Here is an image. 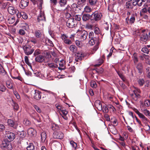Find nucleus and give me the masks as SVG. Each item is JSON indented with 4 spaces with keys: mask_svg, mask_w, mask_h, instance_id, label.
Here are the masks:
<instances>
[{
    "mask_svg": "<svg viewBox=\"0 0 150 150\" xmlns=\"http://www.w3.org/2000/svg\"><path fill=\"white\" fill-rule=\"evenodd\" d=\"M116 71L117 73L119 75V76H120V77L123 81H125V78L123 75L120 72V71L116 70Z\"/></svg>",
    "mask_w": 150,
    "mask_h": 150,
    "instance_id": "nucleus-35",
    "label": "nucleus"
},
{
    "mask_svg": "<svg viewBox=\"0 0 150 150\" xmlns=\"http://www.w3.org/2000/svg\"><path fill=\"white\" fill-rule=\"evenodd\" d=\"M139 37L140 42L143 43L147 41L148 37L147 34L142 33L140 34Z\"/></svg>",
    "mask_w": 150,
    "mask_h": 150,
    "instance_id": "nucleus-7",
    "label": "nucleus"
},
{
    "mask_svg": "<svg viewBox=\"0 0 150 150\" xmlns=\"http://www.w3.org/2000/svg\"><path fill=\"white\" fill-rule=\"evenodd\" d=\"M27 133L28 135L31 136H35L36 135V131L34 129L30 128L28 130Z\"/></svg>",
    "mask_w": 150,
    "mask_h": 150,
    "instance_id": "nucleus-15",
    "label": "nucleus"
},
{
    "mask_svg": "<svg viewBox=\"0 0 150 150\" xmlns=\"http://www.w3.org/2000/svg\"><path fill=\"white\" fill-rule=\"evenodd\" d=\"M20 15V18L22 16V18L24 19H26L28 18V16L26 13L24 12H22V13H19Z\"/></svg>",
    "mask_w": 150,
    "mask_h": 150,
    "instance_id": "nucleus-40",
    "label": "nucleus"
},
{
    "mask_svg": "<svg viewBox=\"0 0 150 150\" xmlns=\"http://www.w3.org/2000/svg\"><path fill=\"white\" fill-rule=\"evenodd\" d=\"M6 84L7 87L9 89H13V84L11 81H8L6 82Z\"/></svg>",
    "mask_w": 150,
    "mask_h": 150,
    "instance_id": "nucleus-26",
    "label": "nucleus"
},
{
    "mask_svg": "<svg viewBox=\"0 0 150 150\" xmlns=\"http://www.w3.org/2000/svg\"><path fill=\"white\" fill-rule=\"evenodd\" d=\"M12 102L13 103L12 105L14 109L16 110H18L19 108V106L14 101H13Z\"/></svg>",
    "mask_w": 150,
    "mask_h": 150,
    "instance_id": "nucleus-37",
    "label": "nucleus"
},
{
    "mask_svg": "<svg viewBox=\"0 0 150 150\" xmlns=\"http://www.w3.org/2000/svg\"><path fill=\"white\" fill-rule=\"evenodd\" d=\"M76 48V47L75 46L71 45L70 46L69 49L71 51L74 52Z\"/></svg>",
    "mask_w": 150,
    "mask_h": 150,
    "instance_id": "nucleus-53",
    "label": "nucleus"
},
{
    "mask_svg": "<svg viewBox=\"0 0 150 150\" xmlns=\"http://www.w3.org/2000/svg\"><path fill=\"white\" fill-rule=\"evenodd\" d=\"M41 92L37 90H35V93L33 96V98L36 100H39L41 97Z\"/></svg>",
    "mask_w": 150,
    "mask_h": 150,
    "instance_id": "nucleus-9",
    "label": "nucleus"
},
{
    "mask_svg": "<svg viewBox=\"0 0 150 150\" xmlns=\"http://www.w3.org/2000/svg\"><path fill=\"white\" fill-rule=\"evenodd\" d=\"M5 87L3 85H0V91L2 92H4L6 90Z\"/></svg>",
    "mask_w": 150,
    "mask_h": 150,
    "instance_id": "nucleus-60",
    "label": "nucleus"
},
{
    "mask_svg": "<svg viewBox=\"0 0 150 150\" xmlns=\"http://www.w3.org/2000/svg\"><path fill=\"white\" fill-rule=\"evenodd\" d=\"M139 117L142 118L144 121H146L148 120V119L142 113L140 115Z\"/></svg>",
    "mask_w": 150,
    "mask_h": 150,
    "instance_id": "nucleus-51",
    "label": "nucleus"
},
{
    "mask_svg": "<svg viewBox=\"0 0 150 150\" xmlns=\"http://www.w3.org/2000/svg\"><path fill=\"white\" fill-rule=\"evenodd\" d=\"M27 150H34L35 146L32 143H30L26 147Z\"/></svg>",
    "mask_w": 150,
    "mask_h": 150,
    "instance_id": "nucleus-25",
    "label": "nucleus"
},
{
    "mask_svg": "<svg viewBox=\"0 0 150 150\" xmlns=\"http://www.w3.org/2000/svg\"><path fill=\"white\" fill-rule=\"evenodd\" d=\"M35 61L39 63H42L45 61V57L42 55H39L36 57Z\"/></svg>",
    "mask_w": 150,
    "mask_h": 150,
    "instance_id": "nucleus-16",
    "label": "nucleus"
},
{
    "mask_svg": "<svg viewBox=\"0 0 150 150\" xmlns=\"http://www.w3.org/2000/svg\"><path fill=\"white\" fill-rule=\"evenodd\" d=\"M5 21V19L2 16V14L0 13V23L4 22Z\"/></svg>",
    "mask_w": 150,
    "mask_h": 150,
    "instance_id": "nucleus-61",
    "label": "nucleus"
},
{
    "mask_svg": "<svg viewBox=\"0 0 150 150\" xmlns=\"http://www.w3.org/2000/svg\"><path fill=\"white\" fill-rule=\"evenodd\" d=\"M64 43L67 45H70L72 44V41L71 40L68 39L63 41Z\"/></svg>",
    "mask_w": 150,
    "mask_h": 150,
    "instance_id": "nucleus-49",
    "label": "nucleus"
},
{
    "mask_svg": "<svg viewBox=\"0 0 150 150\" xmlns=\"http://www.w3.org/2000/svg\"><path fill=\"white\" fill-rule=\"evenodd\" d=\"M45 20L46 19L44 13L41 12L37 18L38 22H40L41 21H45Z\"/></svg>",
    "mask_w": 150,
    "mask_h": 150,
    "instance_id": "nucleus-12",
    "label": "nucleus"
},
{
    "mask_svg": "<svg viewBox=\"0 0 150 150\" xmlns=\"http://www.w3.org/2000/svg\"><path fill=\"white\" fill-rule=\"evenodd\" d=\"M70 144L71 145L72 147L74 148L75 149H76L77 147V144L76 143L73 141H71L70 142Z\"/></svg>",
    "mask_w": 150,
    "mask_h": 150,
    "instance_id": "nucleus-41",
    "label": "nucleus"
},
{
    "mask_svg": "<svg viewBox=\"0 0 150 150\" xmlns=\"http://www.w3.org/2000/svg\"><path fill=\"white\" fill-rule=\"evenodd\" d=\"M22 47L24 50V52L26 55H30L33 53L35 49L28 45H25L22 46Z\"/></svg>",
    "mask_w": 150,
    "mask_h": 150,
    "instance_id": "nucleus-4",
    "label": "nucleus"
},
{
    "mask_svg": "<svg viewBox=\"0 0 150 150\" xmlns=\"http://www.w3.org/2000/svg\"><path fill=\"white\" fill-rule=\"evenodd\" d=\"M76 55L75 60L76 62L80 61L84 58L83 55L82 53L77 52L75 53Z\"/></svg>",
    "mask_w": 150,
    "mask_h": 150,
    "instance_id": "nucleus-10",
    "label": "nucleus"
},
{
    "mask_svg": "<svg viewBox=\"0 0 150 150\" xmlns=\"http://www.w3.org/2000/svg\"><path fill=\"white\" fill-rule=\"evenodd\" d=\"M142 51L146 53H148L149 52V50L146 47H143L142 49Z\"/></svg>",
    "mask_w": 150,
    "mask_h": 150,
    "instance_id": "nucleus-54",
    "label": "nucleus"
},
{
    "mask_svg": "<svg viewBox=\"0 0 150 150\" xmlns=\"http://www.w3.org/2000/svg\"><path fill=\"white\" fill-rule=\"evenodd\" d=\"M23 123L26 125H28L31 124V122L28 119H25L23 121Z\"/></svg>",
    "mask_w": 150,
    "mask_h": 150,
    "instance_id": "nucleus-42",
    "label": "nucleus"
},
{
    "mask_svg": "<svg viewBox=\"0 0 150 150\" xmlns=\"http://www.w3.org/2000/svg\"><path fill=\"white\" fill-rule=\"evenodd\" d=\"M84 11L86 13H89L92 11V9L90 7L86 6L84 8Z\"/></svg>",
    "mask_w": 150,
    "mask_h": 150,
    "instance_id": "nucleus-34",
    "label": "nucleus"
},
{
    "mask_svg": "<svg viewBox=\"0 0 150 150\" xmlns=\"http://www.w3.org/2000/svg\"><path fill=\"white\" fill-rule=\"evenodd\" d=\"M135 21V17L134 14H132L129 19V22L131 23H134Z\"/></svg>",
    "mask_w": 150,
    "mask_h": 150,
    "instance_id": "nucleus-46",
    "label": "nucleus"
},
{
    "mask_svg": "<svg viewBox=\"0 0 150 150\" xmlns=\"http://www.w3.org/2000/svg\"><path fill=\"white\" fill-rule=\"evenodd\" d=\"M8 11L11 14H16L18 18H20V15L18 11L12 6H9L8 8Z\"/></svg>",
    "mask_w": 150,
    "mask_h": 150,
    "instance_id": "nucleus-5",
    "label": "nucleus"
},
{
    "mask_svg": "<svg viewBox=\"0 0 150 150\" xmlns=\"http://www.w3.org/2000/svg\"><path fill=\"white\" fill-rule=\"evenodd\" d=\"M94 32L95 33L96 35H98L100 33V29L98 27H96L94 29Z\"/></svg>",
    "mask_w": 150,
    "mask_h": 150,
    "instance_id": "nucleus-36",
    "label": "nucleus"
},
{
    "mask_svg": "<svg viewBox=\"0 0 150 150\" xmlns=\"http://www.w3.org/2000/svg\"><path fill=\"white\" fill-rule=\"evenodd\" d=\"M42 54V51L39 49L36 50L33 54V55L35 57H36L39 55H41Z\"/></svg>",
    "mask_w": 150,
    "mask_h": 150,
    "instance_id": "nucleus-27",
    "label": "nucleus"
},
{
    "mask_svg": "<svg viewBox=\"0 0 150 150\" xmlns=\"http://www.w3.org/2000/svg\"><path fill=\"white\" fill-rule=\"evenodd\" d=\"M76 44L77 46L80 47L82 45V42L79 40H77L76 41Z\"/></svg>",
    "mask_w": 150,
    "mask_h": 150,
    "instance_id": "nucleus-59",
    "label": "nucleus"
},
{
    "mask_svg": "<svg viewBox=\"0 0 150 150\" xmlns=\"http://www.w3.org/2000/svg\"><path fill=\"white\" fill-rule=\"evenodd\" d=\"M80 38L82 41H84L86 40L88 37V33L87 31L85 30H83L80 32Z\"/></svg>",
    "mask_w": 150,
    "mask_h": 150,
    "instance_id": "nucleus-8",
    "label": "nucleus"
},
{
    "mask_svg": "<svg viewBox=\"0 0 150 150\" xmlns=\"http://www.w3.org/2000/svg\"><path fill=\"white\" fill-rule=\"evenodd\" d=\"M138 83L140 86H142L144 84V81L143 79H139L138 80Z\"/></svg>",
    "mask_w": 150,
    "mask_h": 150,
    "instance_id": "nucleus-62",
    "label": "nucleus"
},
{
    "mask_svg": "<svg viewBox=\"0 0 150 150\" xmlns=\"http://www.w3.org/2000/svg\"><path fill=\"white\" fill-rule=\"evenodd\" d=\"M130 95L132 98L135 100H137L138 98H139L140 97V95L139 94H137V95H136L135 94L134 95L131 94H130Z\"/></svg>",
    "mask_w": 150,
    "mask_h": 150,
    "instance_id": "nucleus-32",
    "label": "nucleus"
},
{
    "mask_svg": "<svg viewBox=\"0 0 150 150\" xmlns=\"http://www.w3.org/2000/svg\"><path fill=\"white\" fill-rule=\"evenodd\" d=\"M143 113L146 116H150V112L147 109H144L142 110Z\"/></svg>",
    "mask_w": 150,
    "mask_h": 150,
    "instance_id": "nucleus-44",
    "label": "nucleus"
},
{
    "mask_svg": "<svg viewBox=\"0 0 150 150\" xmlns=\"http://www.w3.org/2000/svg\"><path fill=\"white\" fill-rule=\"evenodd\" d=\"M106 30H108L109 29V25L108 24L107 22H106L103 24Z\"/></svg>",
    "mask_w": 150,
    "mask_h": 150,
    "instance_id": "nucleus-64",
    "label": "nucleus"
},
{
    "mask_svg": "<svg viewBox=\"0 0 150 150\" xmlns=\"http://www.w3.org/2000/svg\"><path fill=\"white\" fill-rule=\"evenodd\" d=\"M94 104L96 107L99 110H101L102 109V106L101 103L99 100H97L95 101Z\"/></svg>",
    "mask_w": 150,
    "mask_h": 150,
    "instance_id": "nucleus-18",
    "label": "nucleus"
},
{
    "mask_svg": "<svg viewBox=\"0 0 150 150\" xmlns=\"http://www.w3.org/2000/svg\"><path fill=\"white\" fill-rule=\"evenodd\" d=\"M91 15L88 14H84L82 16V19L83 21H87L91 20Z\"/></svg>",
    "mask_w": 150,
    "mask_h": 150,
    "instance_id": "nucleus-21",
    "label": "nucleus"
},
{
    "mask_svg": "<svg viewBox=\"0 0 150 150\" xmlns=\"http://www.w3.org/2000/svg\"><path fill=\"white\" fill-rule=\"evenodd\" d=\"M48 66L50 68H51L52 69H54L58 67L57 64H55L54 63L48 64Z\"/></svg>",
    "mask_w": 150,
    "mask_h": 150,
    "instance_id": "nucleus-33",
    "label": "nucleus"
},
{
    "mask_svg": "<svg viewBox=\"0 0 150 150\" xmlns=\"http://www.w3.org/2000/svg\"><path fill=\"white\" fill-rule=\"evenodd\" d=\"M126 7L127 8H132V6L131 3L129 2H127L126 4Z\"/></svg>",
    "mask_w": 150,
    "mask_h": 150,
    "instance_id": "nucleus-50",
    "label": "nucleus"
},
{
    "mask_svg": "<svg viewBox=\"0 0 150 150\" xmlns=\"http://www.w3.org/2000/svg\"><path fill=\"white\" fill-rule=\"evenodd\" d=\"M137 3V5L139 6H141L142 4V1H141V0H134Z\"/></svg>",
    "mask_w": 150,
    "mask_h": 150,
    "instance_id": "nucleus-63",
    "label": "nucleus"
},
{
    "mask_svg": "<svg viewBox=\"0 0 150 150\" xmlns=\"http://www.w3.org/2000/svg\"><path fill=\"white\" fill-rule=\"evenodd\" d=\"M47 134L45 132H43L41 134V139L42 142H44L46 138Z\"/></svg>",
    "mask_w": 150,
    "mask_h": 150,
    "instance_id": "nucleus-23",
    "label": "nucleus"
},
{
    "mask_svg": "<svg viewBox=\"0 0 150 150\" xmlns=\"http://www.w3.org/2000/svg\"><path fill=\"white\" fill-rule=\"evenodd\" d=\"M59 67H58V69L59 70H64L65 69V67L64 66L65 64V61L62 60L59 62Z\"/></svg>",
    "mask_w": 150,
    "mask_h": 150,
    "instance_id": "nucleus-20",
    "label": "nucleus"
},
{
    "mask_svg": "<svg viewBox=\"0 0 150 150\" xmlns=\"http://www.w3.org/2000/svg\"><path fill=\"white\" fill-rule=\"evenodd\" d=\"M86 0H79L78 4L79 5H82L85 4Z\"/></svg>",
    "mask_w": 150,
    "mask_h": 150,
    "instance_id": "nucleus-48",
    "label": "nucleus"
},
{
    "mask_svg": "<svg viewBox=\"0 0 150 150\" xmlns=\"http://www.w3.org/2000/svg\"><path fill=\"white\" fill-rule=\"evenodd\" d=\"M103 111L105 113H108L109 111L108 107L106 106H104L103 107Z\"/></svg>",
    "mask_w": 150,
    "mask_h": 150,
    "instance_id": "nucleus-57",
    "label": "nucleus"
},
{
    "mask_svg": "<svg viewBox=\"0 0 150 150\" xmlns=\"http://www.w3.org/2000/svg\"><path fill=\"white\" fill-rule=\"evenodd\" d=\"M61 38L62 40L63 41H64L65 40L68 39V37L65 34H61Z\"/></svg>",
    "mask_w": 150,
    "mask_h": 150,
    "instance_id": "nucleus-55",
    "label": "nucleus"
},
{
    "mask_svg": "<svg viewBox=\"0 0 150 150\" xmlns=\"http://www.w3.org/2000/svg\"><path fill=\"white\" fill-rule=\"evenodd\" d=\"M98 37H94L93 38H91L89 42V44L91 45H94L96 43L98 42Z\"/></svg>",
    "mask_w": 150,
    "mask_h": 150,
    "instance_id": "nucleus-19",
    "label": "nucleus"
},
{
    "mask_svg": "<svg viewBox=\"0 0 150 150\" xmlns=\"http://www.w3.org/2000/svg\"><path fill=\"white\" fill-rule=\"evenodd\" d=\"M35 34V36L38 38L40 37L42 35V34L41 32L39 30L36 31Z\"/></svg>",
    "mask_w": 150,
    "mask_h": 150,
    "instance_id": "nucleus-45",
    "label": "nucleus"
},
{
    "mask_svg": "<svg viewBox=\"0 0 150 150\" xmlns=\"http://www.w3.org/2000/svg\"><path fill=\"white\" fill-rule=\"evenodd\" d=\"M74 17L75 20L78 21H80L82 18L81 16L79 15H75Z\"/></svg>",
    "mask_w": 150,
    "mask_h": 150,
    "instance_id": "nucleus-52",
    "label": "nucleus"
},
{
    "mask_svg": "<svg viewBox=\"0 0 150 150\" xmlns=\"http://www.w3.org/2000/svg\"><path fill=\"white\" fill-rule=\"evenodd\" d=\"M91 86L93 88H96L97 87V84L96 82L94 81H91L90 83Z\"/></svg>",
    "mask_w": 150,
    "mask_h": 150,
    "instance_id": "nucleus-47",
    "label": "nucleus"
},
{
    "mask_svg": "<svg viewBox=\"0 0 150 150\" xmlns=\"http://www.w3.org/2000/svg\"><path fill=\"white\" fill-rule=\"evenodd\" d=\"M6 137L9 140V141H13L15 137V134L11 132L6 134Z\"/></svg>",
    "mask_w": 150,
    "mask_h": 150,
    "instance_id": "nucleus-13",
    "label": "nucleus"
},
{
    "mask_svg": "<svg viewBox=\"0 0 150 150\" xmlns=\"http://www.w3.org/2000/svg\"><path fill=\"white\" fill-rule=\"evenodd\" d=\"M9 24H12L15 21V17L13 16L12 17H10L8 18H7Z\"/></svg>",
    "mask_w": 150,
    "mask_h": 150,
    "instance_id": "nucleus-28",
    "label": "nucleus"
},
{
    "mask_svg": "<svg viewBox=\"0 0 150 150\" xmlns=\"http://www.w3.org/2000/svg\"><path fill=\"white\" fill-rule=\"evenodd\" d=\"M13 128L17 129L18 132L22 131L24 130L23 127L22 125H16L15 124V125L13 127Z\"/></svg>",
    "mask_w": 150,
    "mask_h": 150,
    "instance_id": "nucleus-17",
    "label": "nucleus"
},
{
    "mask_svg": "<svg viewBox=\"0 0 150 150\" xmlns=\"http://www.w3.org/2000/svg\"><path fill=\"white\" fill-rule=\"evenodd\" d=\"M144 104L146 106L148 107L150 106V100H145L144 101Z\"/></svg>",
    "mask_w": 150,
    "mask_h": 150,
    "instance_id": "nucleus-56",
    "label": "nucleus"
},
{
    "mask_svg": "<svg viewBox=\"0 0 150 150\" xmlns=\"http://www.w3.org/2000/svg\"><path fill=\"white\" fill-rule=\"evenodd\" d=\"M0 72L3 74H5L6 73V71L1 64H0Z\"/></svg>",
    "mask_w": 150,
    "mask_h": 150,
    "instance_id": "nucleus-38",
    "label": "nucleus"
},
{
    "mask_svg": "<svg viewBox=\"0 0 150 150\" xmlns=\"http://www.w3.org/2000/svg\"><path fill=\"white\" fill-rule=\"evenodd\" d=\"M34 107L36 110L39 113H40L41 112V110L40 108L36 105H35Z\"/></svg>",
    "mask_w": 150,
    "mask_h": 150,
    "instance_id": "nucleus-58",
    "label": "nucleus"
},
{
    "mask_svg": "<svg viewBox=\"0 0 150 150\" xmlns=\"http://www.w3.org/2000/svg\"><path fill=\"white\" fill-rule=\"evenodd\" d=\"M91 20L98 22L101 20L103 17L102 13L100 11H96L91 15Z\"/></svg>",
    "mask_w": 150,
    "mask_h": 150,
    "instance_id": "nucleus-2",
    "label": "nucleus"
},
{
    "mask_svg": "<svg viewBox=\"0 0 150 150\" xmlns=\"http://www.w3.org/2000/svg\"><path fill=\"white\" fill-rule=\"evenodd\" d=\"M52 150H61L62 145L56 140H52L50 143Z\"/></svg>",
    "mask_w": 150,
    "mask_h": 150,
    "instance_id": "nucleus-3",
    "label": "nucleus"
},
{
    "mask_svg": "<svg viewBox=\"0 0 150 150\" xmlns=\"http://www.w3.org/2000/svg\"><path fill=\"white\" fill-rule=\"evenodd\" d=\"M28 0H21L19 4V6L21 8L24 9L28 6Z\"/></svg>",
    "mask_w": 150,
    "mask_h": 150,
    "instance_id": "nucleus-11",
    "label": "nucleus"
},
{
    "mask_svg": "<svg viewBox=\"0 0 150 150\" xmlns=\"http://www.w3.org/2000/svg\"><path fill=\"white\" fill-rule=\"evenodd\" d=\"M133 60L135 64H136L138 62L137 54L135 53L133 55Z\"/></svg>",
    "mask_w": 150,
    "mask_h": 150,
    "instance_id": "nucleus-31",
    "label": "nucleus"
},
{
    "mask_svg": "<svg viewBox=\"0 0 150 150\" xmlns=\"http://www.w3.org/2000/svg\"><path fill=\"white\" fill-rule=\"evenodd\" d=\"M18 134L20 137L23 138L25 137L26 135V133L24 131V130L22 131H19L18 133Z\"/></svg>",
    "mask_w": 150,
    "mask_h": 150,
    "instance_id": "nucleus-24",
    "label": "nucleus"
},
{
    "mask_svg": "<svg viewBox=\"0 0 150 150\" xmlns=\"http://www.w3.org/2000/svg\"><path fill=\"white\" fill-rule=\"evenodd\" d=\"M103 62V60L102 59H100L97 61L98 64L95 65V67H98Z\"/></svg>",
    "mask_w": 150,
    "mask_h": 150,
    "instance_id": "nucleus-39",
    "label": "nucleus"
},
{
    "mask_svg": "<svg viewBox=\"0 0 150 150\" xmlns=\"http://www.w3.org/2000/svg\"><path fill=\"white\" fill-rule=\"evenodd\" d=\"M137 68L138 71V73L142 74L143 69V66L141 63H138L136 66Z\"/></svg>",
    "mask_w": 150,
    "mask_h": 150,
    "instance_id": "nucleus-22",
    "label": "nucleus"
},
{
    "mask_svg": "<svg viewBox=\"0 0 150 150\" xmlns=\"http://www.w3.org/2000/svg\"><path fill=\"white\" fill-rule=\"evenodd\" d=\"M97 2V0H89V4L91 6H93L96 4Z\"/></svg>",
    "mask_w": 150,
    "mask_h": 150,
    "instance_id": "nucleus-30",
    "label": "nucleus"
},
{
    "mask_svg": "<svg viewBox=\"0 0 150 150\" xmlns=\"http://www.w3.org/2000/svg\"><path fill=\"white\" fill-rule=\"evenodd\" d=\"M74 20L71 18L69 19L67 21V25L69 28H72L74 27Z\"/></svg>",
    "mask_w": 150,
    "mask_h": 150,
    "instance_id": "nucleus-14",
    "label": "nucleus"
},
{
    "mask_svg": "<svg viewBox=\"0 0 150 150\" xmlns=\"http://www.w3.org/2000/svg\"><path fill=\"white\" fill-rule=\"evenodd\" d=\"M59 128L58 126L55 125L53 124L52 127V129L53 130H55L53 133V136L54 138L61 139L64 137L63 133L61 131L56 129H58Z\"/></svg>",
    "mask_w": 150,
    "mask_h": 150,
    "instance_id": "nucleus-1",
    "label": "nucleus"
},
{
    "mask_svg": "<svg viewBox=\"0 0 150 150\" xmlns=\"http://www.w3.org/2000/svg\"><path fill=\"white\" fill-rule=\"evenodd\" d=\"M7 122L8 125L11 127H13L15 125L13 120H12L8 119L7 120Z\"/></svg>",
    "mask_w": 150,
    "mask_h": 150,
    "instance_id": "nucleus-29",
    "label": "nucleus"
},
{
    "mask_svg": "<svg viewBox=\"0 0 150 150\" xmlns=\"http://www.w3.org/2000/svg\"><path fill=\"white\" fill-rule=\"evenodd\" d=\"M9 142L7 139H4L2 142L1 146L8 149H12V147L10 144Z\"/></svg>",
    "mask_w": 150,
    "mask_h": 150,
    "instance_id": "nucleus-6",
    "label": "nucleus"
},
{
    "mask_svg": "<svg viewBox=\"0 0 150 150\" xmlns=\"http://www.w3.org/2000/svg\"><path fill=\"white\" fill-rule=\"evenodd\" d=\"M146 71L147 77L149 78H150V67H147L146 69Z\"/></svg>",
    "mask_w": 150,
    "mask_h": 150,
    "instance_id": "nucleus-43",
    "label": "nucleus"
}]
</instances>
